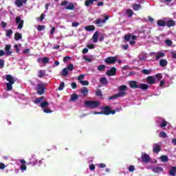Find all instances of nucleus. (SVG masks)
<instances>
[{
    "instance_id": "dca6fc26",
    "label": "nucleus",
    "mask_w": 176,
    "mask_h": 176,
    "mask_svg": "<svg viewBox=\"0 0 176 176\" xmlns=\"http://www.w3.org/2000/svg\"><path fill=\"white\" fill-rule=\"evenodd\" d=\"M138 89L146 91V90H148V89H149V85H148V84L139 82Z\"/></svg>"
},
{
    "instance_id": "2f4dec72",
    "label": "nucleus",
    "mask_w": 176,
    "mask_h": 176,
    "mask_svg": "<svg viewBox=\"0 0 176 176\" xmlns=\"http://www.w3.org/2000/svg\"><path fill=\"white\" fill-rule=\"evenodd\" d=\"M100 82L102 85H108V80L105 77L100 78Z\"/></svg>"
},
{
    "instance_id": "a878e982",
    "label": "nucleus",
    "mask_w": 176,
    "mask_h": 176,
    "mask_svg": "<svg viewBox=\"0 0 176 176\" xmlns=\"http://www.w3.org/2000/svg\"><path fill=\"white\" fill-rule=\"evenodd\" d=\"M68 74H69L68 69L67 67L63 68L61 72L62 76H67Z\"/></svg>"
},
{
    "instance_id": "79ce46f5",
    "label": "nucleus",
    "mask_w": 176,
    "mask_h": 176,
    "mask_svg": "<svg viewBox=\"0 0 176 176\" xmlns=\"http://www.w3.org/2000/svg\"><path fill=\"white\" fill-rule=\"evenodd\" d=\"M64 87H65V83L64 82H61L59 85L58 90L59 91L64 90Z\"/></svg>"
},
{
    "instance_id": "864d4df0",
    "label": "nucleus",
    "mask_w": 176,
    "mask_h": 176,
    "mask_svg": "<svg viewBox=\"0 0 176 176\" xmlns=\"http://www.w3.org/2000/svg\"><path fill=\"white\" fill-rule=\"evenodd\" d=\"M72 88L75 89H78V85H76V82H73L71 84Z\"/></svg>"
},
{
    "instance_id": "774afa93",
    "label": "nucleus",
    "mask_w": 176,
    "mask_h": 176,
    "mask_svg": "<svg viewBox=\"0 0 176 176\" xmlns=\"http://www.w3.org/2000/svg\"><path fill=\"white\" fill-rule=\"evenodd\" d=\"M72 25V27H78V25H79V22H73Z\"/></svg>"
},
{
    "instance_id": "20e7f679",
    "label": "nucleus",
    "mask_w": 176,
    "mask_h": 176,
    "mask_svg": "<svg viewBox=\"0 0 176 176\" xmlns=\"http://www.w3.org/2000/svg\"><path fill=\"white\" fill-rule=\"evenodd\" d=\"M45 91L46 84L43 82L37 84V94H38V96H42L43 94H45Z\"/></svg>"
},
{
    "instance_id": "c756f323",
    "label": "nucleus",
    "mask_w": 176,
    "mask_h": 176,
    "mask_svg": "<svg viewBox=\"0 0 176 176\" xmlns=\"http://www.w3.org/2000/svg\"><path fill=\"white\" fill-rule=\"evenodd\" d=\"M160 159L162 163H166L168 162V157H167V155H162Z\"/></svg>"
},
{
    "instance_id": "1a4fd4ad",
    "label": "nucleus",
    "mask_w": 176,
    "mask_h": 176,
    "mask_svg": "<svg viewBox=\"0 0 176 176\" xmlns=\"http://www.w3.org/2000/svg\"><path fill=\"white\" fill-rule=\"evenodd\" d=\"M162 151V146L157 143L153 144V153H159Z\"/></svg>"
},
{
    "instance_id": "72a5a7b5",
    "label": "nucleus",
    "mask_w": 176,
    "mask_h": 176,
    "mask_svg": "<svg viewBox=\"0 0 176 176\" xmlns=\"http://www.w3.org/2000/svg\"><path fill=\"white\" fill-rule=\"evenodd\" d=\"M40 107L41 108H47V107H49V102L43 101V102L41 103Z\"/></svg>"
},
{
    "instance_id": "6e6d98bb",
    "label": "nucleus",
    "mask_w": 176,
    "mask_h": 176,
    "mask_svg": "<svg viewBox=\"0 0 176 176\" xmlns=\"http://www.w3.org/2000/svg\"><path fill=\"white\" fill-rule=\"evenodd\" d=\"M43 64H47V63H49V58H47V57H44V58H43Z\"/></svg>"
},
{
    "instance_id": "6e6552de",
    "label": "nucleus",
    "mask_w": 176,
    "mask_h": 176,
    "mask_svg": "<svg viewBox=\"0 0 176 176\" xmlns=\"http://www.w3.org/2000/svg\"><path fill=\"white\" fill-rule=\"evenodd\" d=\"M129 85L131 89H138L140 86V82L138 81L131 80L129 82Z\"/></svg>"
},
{
    "instance_id": "4d7b16f0",
    "label": "nucleus",
    "mask_w": 176,
    "mask_h": 176,
    "mask_svg": "<svg viewBox=\"0 0 176 176\" xmlns=\"http://www.w3.org/2000/svg\"><path fill=\"white\" fill-rule=\"evenodd\" d=\"M166 126H167V122L163 120L160 124V127L163 128V127H166Z\"/></svg>"
},
{
    "instance_id": "bb28decb",
    "label": "nucleus",
    "mask_w": 176,
    "mask_h": 176,
    "mask_svg": "<svg viewBox=\"0 0 176 176\" xmlns=\"http://www.w3.org/2000/svg\"><path fill=\"white\" fill-rule=\"evenodd\" d=\"M157 24L159 27H166V21L160 19L157 21Z\"/></svg>"
},
{
    "instance_id": "338daca9",
    "label": "nucleus",
    "mask_w": 176,
    "mask_h": 176,
    "mask_svg": "<svg viewBox=\"0 0 176 176\" xmlns=\"http://www.w3.org/2000/svg\"><path fill=\"white\" fill-rule=\"evenodd\" d=\"M60 5L62 6H66V5H68V2L67 1H63L61 3H60Z\"/></svg>"
},
{
    "instance_id": "09e8293b",
    "label": "nucleus",
    "mask_w": 176,
    "mask_h": 176,
    "mask_svg": "<svg viewBox=\"0 0 176 176\" xmlns=\"http://www.w3.org/2000/svg\"><path fill=\"white\" fill-rule=\"evenodd\" d=\"M80 83L82 85V86H89V81L87 80H81Z\"/></svg>"
},
{
    "instance_id": "2eb2a0df",
    "label": "nucleus",
    "mask_w": 176,
    "mask_h": 176,
    "mask_svg": "<svg viewBox=\"0 0 176 176\" xmlns=\"http://www.w3.org/2000/svg\"><path fill=\"white\" fill-rule=\"evenodd\" d=\"M80 93H81L84 97H87V96H89V89L87 87H84L80 89Z\"/></svg>"
},
{
    "instance_id": "c85d7f7f",
    "label": "nucleus",
    "mask_w": 176,
    "mask_h": 176,
    "mask_svg": "<svg viewBox=\"0 0 176 176\" xmlns=\"http://www.w3.org/2000/svg\"><path fill=\"white\" fill-rule=\"evenodd\" d=\"M132 8L133 10L137 12L138 10H140V9H142V7L141 6V4H133L132 6Z\"/></svg>"
},
{
    "instance_id": "aec40b11",
    "label": "nucleus",
    "mask_w": 176,
    "mask_h": 176,
    "mask_svg": "<svg viewBox=\"0 0 176 176\" xmlns=\"http://www.w3.org/2000/svg\"><path fill=\"white\" fill-rule=\"evenodd\" d=\"M167 64H168V62L166 59H160V65L162 68H164V67H167Z\"/></svg>"
},
{
    "instance_id": "49530a36",
    "label": "nucleus",
    "mask_w": 176,
    "mask_h": 176,
    "mask_svg": "<svg viewBox=\"0 0 176 176\" xmlns=\"http://www.w3.org/2000/svg\"><path fill=\"white\" fill-rule=\"evenodd\" d=\"M104 69H105V65H100L98 67V71L102 72L104 71Z\"/></svg>"
},
{
    "instance_id": "412c9836",
    "label": "nucleus",
    "mask_w": 176,
    "mask_h": 176,
    "mask_svg": "<svg viewBox=\"0 0 176 176\" xmlns=\"http://www.w3.org/2000/svg\"><path fill=\"white\" fill-rule=\"evenodd\" d=\"M21 170L22 171H25V170H27V166L25 165V160H21Z\"/></svg>"
},
{
    "instance_id": "f257e3e1",
    "label": "nucleus",
    "mask_w": 176,
    "mask_h": 176,
    "mask_svg": "<svg viewBox=\"0 0 176 176\" xmlns=\"http://www.w3.org/2000/svg\"><path fill=\"white\" fill-rule=\"evenodd\" d=\"M6 80L8 82L6 83L7 91H12V90H13V85H14L16 80L13 78V76L10 74H7L6 76Z\"/></svg>"
},
{
    "instance_id": "7c9ffc66",
    "label": "nucleus",
    "mask_w": 176,
    "mask_h": 176,
    "mask_svg": "<svg viewBox=\"0 0 176 176\" xmlns=\"http://www.w3.org/2000/svg\"><path fill=\"white\" fill-rule=\"evenodd\" d=\"M67 10H75V5L74 3H70L67 6L65 7Z\"/></svg>"
},
{
    "instance_id": "4c0bfd02",
    "label": "nucleus",
    "mask_w": 176,
    "mask_h": 176,
    "mask_svg": "<svg viewBox=\"0 0 176 176\" xmlns=\"http://www.w3.org/2000/svg\"><path fill=\"white\" fill-rule=\"evenodd\" d=\"M29 164H32V166H36L38 164V160L33 158L32 160L29 162Z\"/></svg>"
},
{
    "instance_id": "e433bc0d",
    "label": "nucleus",
    "mask_w": 176,
    "mask_h": 176,
    "mask_svg": "<svg viewBox=\"0 0 176 176\" xmlns=\"http://www.w3.org/2000/svg\"><path fill=\"white\" fill-rule=\"evenodd\" d=\"M126 13L128 17H132L133 14H134V12H133L131 9L126 10Z\"/></svg>"
},
{
    "instance_id": "423d86ee",
    "label": "nucleus",
    "mask_w": 176,
    "mask_h": 176,
    "mask_svg": "<svg viewBox=\"0 0 176 176\" xmlns=\"http://www.w3.org/2000/svg\"><path fill=\"white\" fill-rule=\"evenodd\" d=\"M16 24L18 25L19 30H21L23 28V25H24V20L21 19V17L16 16L15 19Z\"/></svg>"
},
{
    "instance_id": "680f3d73",
    "label": "nucleus",
    "mask_w": 176,
    "mask_h": 176,
    "mask_svg": "<svg viewBox=\"0 0 176 176\" xmlns=\"http://www.w3.org/2000/svg\"><path fill=\"white\" fill-rule=\"evenodd\" d=\"M84 78H85V74H80L78 77V80H79L80 82V81H82V79H83Z\"/></svg>"
},
{
    "instance_id": "b1692460",
    "label": "nucleus",
    "mask_w": 176,
    "mask_h": 176,
    "mask_svg": "<svg viewBox=\"0 0 176 176\" xmlns=\"http://www.w3.org/2000/svg\"><path fill=\"white\" fill-rule=\"evenodd\" d=\"M169 175L176 176V166H172L169 170Z\"/></svg>"
},
{
    "instance_id": "f03ea898",
    "label": "nucleus",
    "mask_w": 176,
    "mask_h": 176,
    "mask_svg": "<svg viewBox=\"0 0 176 176\" xmlns=\"http://www.w3.org/2000/svg\"><path fill=\"white\" fill-rule=\"evenodd\" d=\"M85 105L87 108H89L91 109H94L96 108H98L100 107V102L98 101H90L86 100L85 102Z\"/></svg>"
},
{
    "instance_id": "0e129e2a",
    "label": "nucleus",
    "mask_w": 176,
    "mask_h": 176,
    "mask_svg": "<svg viewBox=\"0 0 176 176\" xmlns=\"http://www.w3.org/2000/svg\"><path fill=\"white\" fill-rule=\"evenodd\" d=\"M43 112H45V113H52V110L45 108L43 109Z\"/></svg>"
},
{
    "instance_id": "ddd939ff",
    "label": "nucleus",
    "mask_w": 176,
    "mask_h": 176,
    "mask_svg": "<svg viewBox=\"0 0 176 176\" xmlns=\"http://www.w3.org/2000/svg\"><path fill=\"white\" fill-rule=\"evenodd\" d=\"M11 47H12V45H6V47L4 48V50L6 52V56H11V54H12L13 52L10 51Z\"/></svg>"
},
{
    "instance_id": "e2e57ef3",
    "label": "nucleus",
    "mask_w": 176,
    "mask_h": 176,
    "mask_svg": "<svg viewBox=\"0 0 176 176\" xmlns=\"http://www.w3.org/2000/svg\"><path fill=\"white\" fill-rule=\"evenodd\" d=\"M6 167V165H5V164H3L2 162L0 163V169L1 170H5Z\"/></svg>"
},
{
    "instance_id": "a19ab883",
    "label": "nucleus",
    "mask_w": 176,
    "mask_h": 176,
    "mask_svg": "<svg viewBox=\"0 0 176 176\" xmlns=\"http://www.w3.org/2000/svg\"><path fill=\"white\" fill-rule=\"evenodd\" d=\"M42 100H43V96L36 98L34 100V104H39V102H41V101H42Z\"/></svg>"
},
{
    "instance_id": "ea45409f",
    "label": "nucleus",
    "mask_w": 176,
    "mask_h": 176,
    "mask_svg": "<svg viewBox=\"0 0 176 176\" xmlns=\"http://www.w3.org/2000/svg\"><path fill=\"white\" fill-rule=\"evenodd\" d=\"M38 78H43L45 76V72L43 70H39L38 73Z\"/></svg>"
},
{
    "instance_id": "de8ad7c7",
    "label": "nucleus",
    "mask_w": 176,
    "mask_h": 176,
    "mask_svg": "<svg viewBox=\"0 0 176 176\" xmlns=\"http://www.w3.org/2000/svg\"><path fill=\"white\" fill-rule=\"evenodd\" d=\"M155 78H156L157 80H161V79L163 78V76H162V74L158 73L155 75Z\"/></svg>"
},
{
    "instance_id": "a18cd8bd",
    "label": "nucleus",
    "mask_w": 176,
    "mask_h": 176,
    "mask_svg": "<svg viewBox=\"0 0 176 176\" xmlns=\"http://www.w3.org/2000/svg\"><path fill=\"white\" fill-rule=\"evenodd\" d=\"M66 68L67 69V71H74V65L69 64Z\"/></svg>"
},
{
    "instance_id": "603ef678",
    "label": "nucleus",
    "mask_w": 176,
    "mask_h": 176,
    "mask_svg": "<svg viewBox=\"0 0 176 176\" xmlns=\"http://www.w3.org/2000/svg\"><path fill=\"white\" fill-rule=\"evenodd\" d=\"M116 98H119V96L117 95V94L109 97V100H115Z\"/></svg>"
},
{
    "instance_id": "cd10ccee",
    "label": "nucleus",
    "mask_w": 176,
    "mask_h": 176,
    "mask_svg": "<svg viewBox=\"0 0 176 176\" xmlns=\"http://www.w3.org/2000/svg\"><path fill=\"white\" fill-rule=\"evenodd\" d=\"M78 98H79V96L76 94H73L71 95L70 101L75 102Z\"/></svg>"
},
{
    "instance_id": "4468645a",
    "label": "nucleus",
    "mask_w": 176,
    "mask_h": 176,
    "mask_svg": "<svg viewBox=\"0 0 176 176\" xmlns=\"http://www.w3.org/2000/svg\"><path fill=\"white\" fill-rule=\"evenodd\" d=\"M141 157L144 163H148L151 162V157H149V155L146 153L142 154Z\"/></svg>"
},
{
    "instance_id": "8fccbe9b",
    "label": "nucleus",
    "mask_w": 176,
    "mask_h": 176,
    "mask_svg": "<svg viewBox=\"0 0 176 176\" xmlns=\"http://www.w3.org/2000/svg\"><path fill=\"white\" fill-rule=\"evenodd\" d=\"M160 137L161 138H167V134L166 133V132H161L160 133Z\"/></svg>"
},
{
    "instance_id": "c9c22d12",
    "label": "nucleus",
    "mask_w": 176,
    "mask_h": 176,
    "mask_svg": "<svg viewBox=\"0 0 176 176\" xmlns=\"http://www.w3.org/2000/svg\"><path fill=\"white\" fill-rule=\"evenodd\" d=\"M152 72L151 70L144 69L142 70V74L144 75H151V73Z\"/></svg>"
},
{
    "instance_id": "69168bd1",
    "label": "nucleus",
    "mask_w": 176,
    "mask_h": 176,
    "mask_svg": "<svg viewBox=\"0 0 176 176\" xmlns=\"http://www.w3.org/2000/svg\"><path fill=\"white\" fill-rule=\"evenodd\" d=\"M14 48L16 50V53H19L20 49H19V45L17 44L14 45Z\"/></svg>"
},
{
    "instance_id": "7ed1b4c3",
    "label": "nucleus",
    "mask_w": 176,
    "mask_h": 176,
    "mask_svg": "<svg viewBox=\"0 0 176 176\" xmlns=\"http://www.w3.org/2000/svg\"><path fill=\"white\" fill-rule=\"evenodd\" d=\"M118 93L117 94V96H118V98H120L121 97H125L126 94H127V86L126 85H120L118 88Z\"/></svg>"
},
{
    "instance_id": "3c124183",
    "label": "nucleus",
    "mask_w": 176,
    "mask_h": 176,
    "mask_svg": "<svg viewBox=\"0 0 176 176\" xmlns=\"http://www.w3.org/2000/svg\"><path fill=\"white\" fill-rule=\"evenodd\" d=\"M131 38V34H126L124 36V40L126 41L127 42H129V41H130Z\"/></svg>"
},
{
    "instance_id": "58836bf2",
    "label": "nucleus",
    "mask_w": 176,
    "mask_h": 176,
    "mask_svg": "<svg viewBox=\"0 0 176 176\" xmlns=\"http://www.w3.org/2000/svg\"><path fill=\"white\" fill-rule=\"evenodd\" d=\"M96 97H102V91H101V89H96Z\"/></svg>"
},
{
    "instance_id": "052dcab7",
    "label": "nucleus",
    "mask_w": 176,
    "mask_h": 176,
    "mask_svg": "<svg viewBox=\"0 0 176 176\" xmlns=\"http://www.w3.org/2000/svg\"><path fill=\"white\" fill-rule=\"evenodd\" d=\"M89 169L91 170V171H94L96 170V165H94V164H91L89 166Z\"/></svg>"
},
{
    "instance_id": "6ab92c4d",
    "label": "nucleus",
    "mask_w": 176,
    "mask_h": 176,
    "mask_svg": "<svg viewBox=\"0 0 176 176\" xmlns=\"http://www.w3.org/2000/svg\"><path fill=\"white\" fill-rule=\"evenodd\" d=\"M166 23V25L167 27H168L169 28L170 27H174V25H175V21H174V20L173 19H170V20H168Z\"/></svg>"
},
{
    "instance_id": "0eeeda50",
    "label": "nucleus",
    "mask_w": 176,
    "mask_h": 176,
    "mask_svg": "<svg viewBox=\"0 0 176 176\" xmlns=\"http://www.w3.org/2000/svg\"><path fill=\"white\" fill-rule=\"evenodd\" d=\"M107 20H109V16H104V19L101 20V19H97L95 20L94 23L96 25H99V24H101L102 23L103 24H105L107 23Z\"/></svg>"
},
{
    "instance_id": "f3484780",
    "label": "nucleus",
    "mask_w": 176,
    "mask_h": 176,
    "mask_svg": "<svg viewBox=\"0 0 176 176\" xmlns=\"http://www.w3.org/2000/svg\"><path fill=\"white\" fill-rule=\"evenodd\" d=\"M146 80L148 85H154L155 83V78L153 77V76H148L146 78Z\"/></svg>"
},
{
    "instance_id": "13d9d810",
    "label": "nucleus",
    "mask_w": 176,
    "mask_h": 176,
    "mask_svg": "<svg viewBox=\"0 0 176 176\" xmlns=\"http://www.w3.org/2000/svg\"><path fill=\"white\" fill-rule=\"evenodd\" d=\"M69 60H71V57L70 56H65L63 58V62L64 63H67V61H69Z\"/></svg>"
},
{
    "instance_id": "5701e85b",
    "label": "nucleus",
    "mask_w": 176,
    "mask_h": 176,
    "mask_svg": "<svg viewBox=\"0 0 176 176\" xmlns=\"http://www.w3.org/2000/svg\"><path fill=\"white\" fill-rule=\"evenodd\" d=\"M98 0H87L85 1V5L87 8H89L91 5H93L94 2H97Z\"/></svg>"
},
{
    "instance_id": "a211bd4d",
    "label": "nucleus",
    "mask_w": 176,
    "mask_h": 176,
    "mask_svg": "<svg viewBox=\"0 0 176 176\" xmlns=\"http://www.w3.org/2000/svg\"><path fill=\"white\" fill-rule=\"evenodd\" d=\"M152 171H153V173H162L163 172V168L160 167V166H155L152 168Z\"/></svg>"
},
{
    "instance_id": "4be33fe9",
    "label": "nucleus",
    "mask_w": 176,
    "mask_h": 176,
    "mask_svg": "<svg viewBox=\"0 0 176 176\" xmlns=\"http://www.w3.org/2000/svg\"><path fill=\"white\" fill-rule=\"evenodd\" d=\"M94 43L98 42V32H96L92 36Z\"/></svg>"
},
{
    "instance_id": "bf43d9fd",
    "label": "nucleus",
    "mask_w": 176,
    "mask_h": 176,
    "mask_svg": "<svg viewBox=\"0 0 176 176\" xmlns=\"http://www.w3.org/2000/svg\"><path fill=\"white\" fill-rule=\"evenodd\" d=\"M5 67V61L3 60L0 59V68H3Z\"/></svg>"
},
{
    "instance_id": "5fc2aeb1",
    "label": "nucleus",
    "mask_w": 176,
    "mask_h": 176,
    "mask_svg": "<svg viewBox=\"0 0 176 176\" xmlns=\"http://www.w3.org/2000/svg\"><path fill=\"white\" fill-rule=\"evenodd\" d=\"M134 170H135V168L134 167V166L133 165L129 166V171H130V173H133Z\"/></svg>"
},
{
    "instance_id": "f8f14e48",
    "label": "nucleus",
    "mask_w": 176,
    "mask_h": 176,
    "mask_svg": "<svg viewBox=\"0 0 176 176\" xmlns=\"http://www.w3.org/2000/svg\"><path fill=\"white\" fill-rule=\"evenodd\" d=\"M106 75H107L108 76H115V75H116V68L111 67L110 70H108L106 72Z\"/></svg>"
},
{
    "instance_id": "9b49d317",
    "label": "nucleus",
    "mask_w": 176,
    "mask_h": 176,
    "mask_svg": "<svg viewBox=\"0 0 176 176\" xmlns=\"http://www.w3.org/2000/svg\"><path fill=\"white\" fill-rule=\"evenodd\" d=\"M27 1L28 0H16L14 1V4L16 5V6H17V8H21L23 3H25V5H27Z\"/></svg>"
},
{
    "instance_id": "393cba45",
    "label": "nucleus",
    "mask_w": 176,
    "mask_h": 176,
    "mask_svg": "<svg viewBox=\"0 0 176 176\" xmlns=\"http://www.w3.org/2000/svg\"><path fill=\"white\" fill-rule=\"evenodd\" d=\"M85 30L88 32L94 31V30H96V27H94V25H89L85 26Z\"/></svg>"
},
{
    "instance_id": "f704fd0d",
    "label": "nucleus",
    "mask_w": 176,
    "mask_h": 176,
    "mask_svg": "<svg viewBox=\"0 0 176 176\" xmlns=\"http://www.w3.org/2000/svg\"><path fill=\"white\" fill-rule=\"evenodd\" d=\"M166 56V54L164 52H160L158 54L155 56V60H159V58H162V57H164Z\"/></svg>"
},
{
    "instance_id": "9d476101",
    "label": "nucleus",
    "mask_w": 176,
    "mask_h": 176,
    "mask_svg": "<svg viewBox=\"0 0 176 176\" xmlns=\"http://www.w3.org/2000/svg\"><path fill=\"white\" fill-rule=\"evenodd\" d=\"M116 57L115 56H110V57H108L105 59V63L107 64H114V63H116Z\"/></svg>"
},
{
    "instance_id": "37998d69",
    "label": "nucleus",
    "mask_w": 176,
    "mask_h": 176,
    "mask_svg": "<svg viewBox=\"0 0 176 176\" xmlns=\"http://www.w3.org/2000/svg\"><path fill=\"white\" fill-rule=\"evenodd\" d=\"M45 28H46L45 25H39L37 26V30L38 31H43V30H45Z\"/></svg>"
},
{
    "instance_id": "c03bdc74",
    "label": "nucleus",
    "mask_w": 176,
    "mask_h": 176,
    "mask_svg": "<svg viewBox=\"0 0 176 176\" xmlns=\"http://www.w3.org/2000/svg\"><path fill=\"white\" fill-rule=\"evenodd\" d=\"M13 34V30H12L11 29L8 30L6 32V36H8V38H10V35H12Z\"/></svg>"
},
{
    "instance_id": "473e14b6",
    "label": "nucleus",
    "mask_w": 176,
    "mask_h": 176,
    "mask_svg": "<svg viewBox=\"0 0 176 176\" xmlns=\"http://www.w3.org/2000/svg\"><path fill=\"white\" fill-rule=\"evenodd\" d=\"M23 35L21 34L16 32L14 35V39L15 41H20V39H22Z\"/></svg>"
},
{
    "instance_id": "39448f33",
    "label": "nucleus",
    "mask_w": 176,
    "mask_h": 176,
    "mask_svg": "<svg viewBox=\"0 0 176 176\" xmlns=\"http://www.w3.org/2000/svg\"><path fill=\"white\" fill-rule=\"evenodd\" d=\"M103 111H102V115H115L116 113V111L111 110V107L109 106H107L102 108Z\"/></svg>"
}]
</instances>
